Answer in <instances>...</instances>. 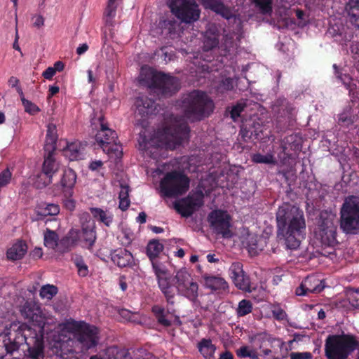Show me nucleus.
Segmentation results:
<instances>
[{"mask_svg":"<svg viewBox=\"0 0 359 359\" xmlns=\"http://www.w3.org/2000/svg\"><path fill=\"white\" fill-rule=\"evenodd\" d=\"M22 316L29 320L37 330L27 327L20 322H13L0 333V351L12 353L24 343L27 346L28 355L32 359H42L44 356L43 334L49 318L34 302H26L20 307Z\"/></svg>","mask_w":359,"mask_h":359,"instance_id":"1","label":"nucleus"},{"mask_svg":"<svg viewBox=\"0 0 359 359\" xmlns=\"http://www.w3.org/2000/svg\"><path fill=\"white\" fill-rule=\"evenodd\" d=\"M72 334H74L82 350L93 348L99 343V332L96 327L83 321L67 320L60 324L57 330L49 333L48 336L52 347L57 349V354L63 357L64 354L72 351L68 347L69 342H72Z\"/></svg>","mask_w":359,"mask_h":359,"instance_id":"2","label":"nucleus"},{"mask_svg":"<svg viewBox=\"0 0 359 359\" xmlns=\"http://www.w3.org/2000/svg\"><path fill=\"white\" fill-rule=\"evenodd\" d=\"M153 271L158 287L168 302H172L176 294L193 302L197 299L198 285L186 269L178 270L172 281L168 269L161 263L153 262Z\"/></svg>","mask_w":359,"mask_h":359,"instance_id":"3","label":"nucleus"},{"mask_svg":"<svg viewBox=\"0 0 359 359\" xmlns=\"http://www.w3.org/2000/svg\"><path fill=\"white\" fill-rule=\"evenodd\" d=\"M278 237L284 241L288 250L299 248L306 236V220L299 208L290 204L280 206L276 212Z\"/></svg>","mask_w":359,"mask_h":359,"instance_id":"4","label":"nucleus"},{"mask_svg":"<svg viewBox=\"0 0 359 359\" xmlns=\"http://www.w3.org/2000/svg\"><path fill=\"white\" fill-rule=\"evenodd\" d=\"M189 128L184 118H171L169 126H166L162 130L158 131L149 141L140 142V148L147 150L150 146L156 148L174 149L177 146L187 141L189 138Z\"/></svg>","mask_w":359,"mask_h":359,"instance_id":"5","label":"nucleus"},{"mask_svg":"<svg viewBox=\"0 0 359 359\" xmlns=\"http://www.w3.org/2000/svg\"><path fill=\"white\" fill-rule=\"evenodd\" d=\"M139 83L162 97L171 96L180 88V81L175 77L156 72L147 66L141 68Z\"/></svg>","mask_w":359,"mask_h":359,"instance_id":"6","label":"nucleus"},{"mask_svg":"<svg viewBox=\"0 0 359 359\" xmlns=\"http://www.w3.org/2000/svg\"><path fill=\"white\" fill-rule=\"evenodd\" d=\"M93 129L97 130L95 140L111 158H119L122 156L121 145L116 143V133L110 129L104 117L102 114L91 119Z\"/></svg>","mask_w":359,"mask_h":359,"instance_id":"7","label":"nucleus"},{"mask_svg":"<svg viewBox=\"0 0 359 359\" xmlns=\"http://www.w3.org/2000/svg\"><path fill=\"white\" fill-rule=\"evenodd\" d=\"M182 108L185 117L194 121L200 120L212 112L214 103L206 93L194 90L183 99Z\"/></svg>","mask_w":359,"mask_h":359,"instance_id":"8","label":"nucleus"},{"mask_svg":"<svg viewBox=\"0 0 359 359\" xmlns=\"http://www.w3.org/2000/svg\"><path fill=\"white\" fill-rule=\"evenodd\" d=\"M358 346V341L352 335H329L325 344V356L327 359H346Z\"/></svg>","mask_w":359,"mask_h":359,"instance_id":"9","label":"nucleus"},{"mask_svg":"<svg viewBox=\"0 0 359 359\" xmlns=\"http://www.w3.org/2000/svg\"><path fill=\"white\" fill-rule=\"evenodd\" d=\"M337 215L332 212H320L313 230L315 238L325 246H333L337 243Z\"/></svg>","mask_w":359,"mask_h":359,"instance_id":"10","label":"nucleus"},{"mask_svg":"<svg viewBox=\"0 0 359 359\" xmlns=\"http://www.w3.org/2000/svg\"><path fill=\"white\" fill-rule=\"evenodd\" d=\"M340 226L346 233H359V197L345 198L340 210Z\"/></svg>","mask_w":359,"mask_h":359,"instance_id":"11","label":"nucleus"},{"mask_svg":"<svg viewBox=\"0 0 359 359\" xmlns=\"http://www.w3.org/2000/svg\"><path fill=\"white\" fill-rule=\"evenodd\" d=\"M189 187V178L177 171L168 172L161 180L159 191L163 196L172 197L182 195Z\"/></svg>","mask_w":359,"mask_h":359,"instance_id":"12","label":"nucleus"},{"mask_svg":"<svg viewBox=\"0 0 359 359\" xmlns=\"http://www.w3.org/2000/svg\"><path fill=\"white\" fill-rule=\"evenodd\" d=\"M171 12L182 22L192 23L200 18L201 11L194 0H168Z\"/></svg>","mask_w":359,"mask_h":359,"instance_id":"13","label":"nucleus"},{"mask_svg":"<svg viewBox=\"0 0 359 359\" xmlns=\"http://www.w3.org/2000/svg\"><path fill=\"white\" fill-rule=\"evenodd\" d=\"M208 221L212 231L222 238H229L233 235L231 230V217L226 210H215L208 217Z\"/></svg>","mask_w":359,"mask_h":359,"instance_id":"14","label":"nucleus"},{"mask_svg":"<svg viewBox=\"0 0 359 359\" xmlns=\"http://www.w3.org/2000/svg\"><path fill=\"white\" fill-rule=\"evenodd\" d=\"M70 236L76 241L80 242L83 247L92 248L97 238L95 222L88 215L83 217L81 229L72 230Z\"/></svg>","mask_w":359,"mask_h":359,"instance_id":"15","label":"nucleus"},{"mask_svg":"<svg viewBox=\"0 0 359 359\" xmlns=\"http://www.w3.org/2000/svg\"><path fill=\"white\" fill-rule=\"evenodd\" d=\"M249 341L257 352L259 350V356L267 357L271 353L272 344L275 338L266 332H261L251 335Z\"/></svg>","mask_w":359,"mask_h":359,"instance_id":"16","label":"nucleus"},{"mask_svg":"<svg viewBox=\"0 0 359 359\" xmlns=\"http://www.w3.org/2000/svg\"><path fill=\"white\" fill-rule=\"evenodd\" d=\"M324 281L316 275L307 276L296 289L298 296L309 295L311 293H319L325 288Z\"/></svg>","mask_w":359,"mask_h":359,"instance_id":"17","label":"nucleus"},{"mask_svg":"<svg viewBox=\"0 0 359 359\" xmlns=\"http://www.w3.org/2000/svg\"><path fill=\"white\" fill-rule=\"evenodd\" d=\"M229 273L235 285L238 288L246 292L250 291V279L248 276L245 274L241 263H233L229 268Z\"/></svg>","mask_w":359,"mask_h":359,"instance_id":"18","label":"nucleus"},{"mask_svg":"<svg viewBox=\"0 0 359 359\" xmlns=\"http://www.w3.org/2000/svg\"><path fill=\"white\" fill-rule=\"evenodd\" d=\"M76 178V174L72 168H66L63 170L60 184L65 196H72Z\"/></svg>","mask_w":359,"mask_h":359,"instance_id":"19","label":"nucleus"},{"mask_svg":"<svg viewBox=\"0 0 359 359\" xmlns=\"http://www.w3.org/2000/svg\"><path fill=\"white\" fill-rule=\"evenodd\" d=\"M59 168L60 163L55 160L53 151L52 150L45 156L42 166V172L48 177V182L45 184V186L52 182L53 177L58 171Z\"/></svg>","mask_w":359,"mask_h":359,"instance_id":"20","label":"nucleus"},{"mask_svg":"<svg viewBox=\"0 0 359 359\" xmlns=\"http://www.w3.org/2000/svg\"><path fill=\"white\" fill-rule=\"evenodd\" d=\"M135 113L141 117L153 114L155 110L154 102L147 96L137 97L134 102Z\"/></svg>","mask_w":359,"mask_h":359,"instance_id":"21","label":"nucleus"},{"mask_svg":"<svg viewBox=\"0 0 359 359\" xmlns=\"http://www.w3.org/2000/svg\"><path fill=\"white\" fill-rule=\"evenodd\" d=\"M84 144L79 141L67 142L63 149V154L69 161H77L84 157Z\"/></svg>","mask_w":359,"mask_h":359,"instance_id":"22","label":"nucleus"},{"mask_svg":"<svg viewBox=\"0 0 359 359\" xmlns=\"http://www.w3.org/2000/svg\"><path fill=\"white\" fill-rule=\"evenodd\" d=\"M201 1L205 8H209L227 20L232 17H234L235 20H236L231 10L225 7L220 0H201Z\"/></svg>","mask_w":359,"mask_h":359,"instance_id":"23","label":"nucleus"},{"mask_svg":"<svg viewBox=\"0 0 359 359\" xmlns=\"http://www.w3.org/2000/svg\"><path fill=\"white\" fill-rule=\"evenodd\" d=\"M111 258L112 262L119 267L132 266L134 263L133 255L126 249H117L111 252Z\"/></svg>","mask_w":359,"mask_h":359,"instance_id":"24","label":"nucleus"},{"mask_svg":"<svg viewBox=\"0 0 359 359\" xmlns=\"http://www.w3.org/2000/svg\"><path fill=\"white\" fill-rule=\"evenodd\" d=\"M204 285L212 291H226L228 289L227 282L219 276L204 275Z\"/></svg>","mask_w":359,"mask_h":359,"instance_id":"25","label":"nucleus"},{"mask_svg":"<svg viewBox=\"0 0 359 359\" xmlns=\"http://www.w3.org/2000/svg\"><path fill=\"white\" fill-rule=\"evenodd\" d=\"M27 252V245L23 241L18 240L15 242L6 252L9 260L16 261L21 259Z\"/></svg>","mask_w":359,"mask_h":359,"instance_id":"26","label":"nucleus"},{"mask_svg":"<svg viewBox=\"0 0 359 359\" xmlns=\"http://www.w3.org/2000/svg\"><path fill=\"white\" fill-rule=\"evenodd\" d=\"M243 243L251 255H257L259 251L262 250L263 247L260 243L258 236L254 233H248Z\"/></svg>","mask_w":359,"mask_h":359,"instance_id":"27","label":"nucleus"},{"mask_svg":"<svg viewBox=\"0 0 359 359\" xmlns=\"http://www.w3.org/2000/svg\"><path fill=\"white\" fill-rule=\"evenodd\" d=\"M198 348L204 358L215 359L216 346L212 344L210 339H201L198 344Z\"/></svg>","mask_w":359,"mask_h":359,"instance_id":"28","label":"nucleus"},{"mask_svg":"<svg viewBox=\"0 0 359 359\" xmlns=\"http://www.w3.org/2000/svg\"><path fill=\"white\" fill-rule=\"evenodd\" d=\"M36 212L41 217L55 216L60 212V207L55 203H41L36 208Z\"/></svg>","mask_w":359,"mask_h":359,"instance_id":"29","label":"nucleus"},{"mask_svg":"<svg viewBox=\"0 0 359 359\" xmlns=\"http://www.w3.org/2000/svg\"><path fill=\"white\" fill-rule=\"evenodd\" d=\"M175 209L182 216L189 217L194 212V205L190 198H187L174 204Z\"/></svg>","mask_w":359,"mask_h":359,"instance_id":"30","label":"nucleus"},{"mask_svg":"<svg viewBox=\"0 0 359 359\" xmlns=\"http://www.w3.org/2000/svg\"><path fill=\"white\" fill-rule=\"evenodd\" d=\"M219 43L218 34L215 32V28H209L204 35V49L209 50L217 46Z\"/></svg>","mask_w":359,"mask_h":359,"instance_id":"31","label":"nucleus"},{"mask_svg":"<svg viewBox=\"0 0 359 359\" xmlns=\"http://www.w3.org/2000/svg\"><path fill=\"white\" fill-rule=\"evenodd\" d=\"M43 237H44L43 238L44 245L46 248H48L49 249L55 250L56 251H59L61 253H63L65 252V251H62V250H59V249H58V236L55 231H50V230H47L44 233Z\"/></svg>","mask_w":359,"mask_h":359,"instance_id":"32","label":"nucleus"},{"mask_svg":"<svg viewBox=\"0 0 359 359\" xmlns=\"http://www.w3.org/2000/svg\"><path fill=\"white\" fill-rule=\"evenodd\" d=\"M346 10L352 23L359 28V0H350Z\"/></svg>","mask_w":359,"mask_h":359,"instance_id":"33","label":"nucleus"},{"mask_svg":"<svg viewBox=\"0 0 359 359\" xmlns=\"http://www.w3.org/2000/svg\"><path fill=\"white\" fill-rule=\"evenodd\" d=\"M90 211L94 217L103 222L106 226H109L111 224L113 215L109 212L97 208H91Z\"/></svg>","mask_w":359,"mask_h":359,"instance_id":"34","label":"nucleus"},{"mask_svg":"<svg viewBox=\"0 0 359 359\" xmlns=\"http://www.w3.org/2000/svg\"><path fill=\"white\" fill-rule=\"evenodd\" d=\"M163 245L159 243L158 241H150L147 247V255L151 260V263L156 262L154 260L163 250ZM156 263H158L156 262Z\"/></svg>","mask_w":359,"mask_h":359,"instance_id":"35","label":"nucleus"},{"mask_svg":"<svg viewBox=\"0 0 359 359\" xmlns=\"http://www.w3.org/2000/svg\"><path fill=\"white\" fill-rule=\"evenodd\" d=\"M57 140V127L54 123H48L47 126V133L46 137V146L49 145L50 149L54 151L55 143Z\"/></svg>","mask_w":359,"mask_h":359,"instance_id":"36","label":"nucleus"},{"mask_svg":"<svg viewBox=\"0 0 359 359\" xmlns=\"http://www.w3.org/2000/svg\"><path fill=\"white\" fill-rule=\"evenodd\" d=\"M129 187L127 185H121V190L119 192L118 199L119 205L118 207L122 210H126L128 208L130 201L129 198Z\"/></svg>","mask_w":359,"mask_h":359,"instance_id":"37","label":"nucleus"},{"mask_svg":"<svg viewBox=\"0 0 359 359\" xmlns=\"http://www.w3.org/2000/svg\"><path fill=\"white\" fill-rule=\"evenodd\" d=\"M237 355L241 358H250L251 359H259V354L252 346H243L237 351Z\"/></svg>","mask_w":359,"mask_h":359,"instance_id":"38","label":"nucleus"},{"mask_svg":"<svg viewBox=\"0 0 359 359\" xmlns=\"http://www.w3.org/2000/svg\"><path fill=\"white\" fill-rule=\"evenodd\" d=\"M118 0H109L104 12L105 21L107 24L111 25L112 20L116 15L117 1Z\"/></svg>","mask_w":359,"mask_h":359,"instance_id":"39","label":"nucleus"},{"mask_svg":"<svg viewBox=\"0 0 359 359\" xmlns=\"http://www.w3.org/2000/svg\"><path fill=\"white\" fill-rule=\"evenodd\" d=\"M252 161L255 163L276 164V161L273 154L262 155L261 154H254L252 156Z\"/></svg>","mask_w":359,"mask_h":359,"instance_id":"40","label":"nucleus"},{"mask_svg":"<svg viewBox=\"0 0 359 359\" xmlns=\"http://www.w3.org/2000/svg\"><path fill=\"white\" fill-rule=\"evenodd\" d=\"M252 311V304L250 301L247 299L241 300L238 305L236 309V313L238 316H245L250 313Z\"/></svg>","mask_w":359,"mask_h":359,"instance_id":"41","label":"nucleus"},{"mask_svg":"<svg viewBox=\"0 0 359 359\" xmlns=\"http://www.w3.org/2000/svg\"><path fill=\"white\" fill-rule=\"evenodd\" d=\"M57 293V288L53 285H43L40 290V297L47 300H50Z\"/></svg>","mask_w":359,"mask_h":359,"instance_id":"42","label":"nucleus"},{"mask_svg":"<svg viewBox=\"0 0 359 359\" xmlns=\"http://www.w3.org/2000/svg\"><path fill=\"white\" fill-rule=\"evenodd\" d=\"M117 349L115 346L107 348L103 354H97L90 357L89 359H112L114 358Z\"/></svg>","mask_w":359,"mask_h":359,"instance_id":"43","label":"nucleus"},{"mask_svg":"<svg viewBox=\"0 0 359 359\" xmlns=\"http://www.w3.org/2000/svg\"><path fill=\"white\" fill-rule=\"evenodd\" d=\"M21 101L24 107L25 111L27 113L31 115H34L40 111V109L38 106H36L32 102L26 100L24 97H21Z\"/></svg>","mask_w":359,"mask_h":359,"instance_id":"44","label":"nucleus"},{"mask_svg":"<svg viewBox=\"0 0 359 359\" xmlns=\"http://www.w3.org/2000/svg\"><path fill=\"white\" fill-rule=\"evenodd\" d=\"M262 13L264 14L271 12V0H254Z\"/></svg>","mask_w":359,"mask_h":359,"instance_id":"45","label":"nucleus"},{"mask_svg":"<svg viewBox=\"0 0 359 359\" xmlns=\"http://www.w3.org/2000/svg\"><path fill=\"white\" fill-rule=\"evenodd\" d=\"M271 311L273 313V316L278 320H283L287 318L285 311L278 305H272Z\"/></svg>","mask_w":359,"mask_h":359,"instance_id":"46","label":"nucleus"},{"mask_svg":"<svg viewBox=\"0 0 359 359\" xmlns=\"http://www.w3.org/2000/svg\"><path fill=\"white\" fill-rule=\"evenodd\" d=\"M118 238L123 245H128L133 240V234L129 229H123L119 234Z\"/></svg>","mask_w":359,"mask_h":359,"instance_id":"47","label":"nucleus"},{"mask_svg":"<svg viewBox=\"0 0 359 359\" xmlns=\"http://www.w3.org/2000/svg\"><path fill=\"white\" fill-rule=\"evenodd\" d=\"M233 88V81L232 79L226 78L222 80L218 86V91L223 93L225 91L231 90Z\"/></svg>","mask_w":359,"mask_h":359,"instance_id":"48","label":"nucleus"},{"mask_svg":"<svg viewBox=\"0 0 359 359\" xmlns=\"http://www.w3.org/2000/svg\"><path fill=\"white\" fill-rule=\"evenodd\" d=\"M339 122L348 126L354 122V120L351 116L349 111H344L339 116Z\"/></svg>","mask_w":359,"mask_h":359,"instance_id":"49","label":"nucleus"},{"mask_svg":"<svg viewBox=\"0 0 359 359\" xmlns=\"http://www.w3.org/2000/svg\"><path fill=\"white\" fill-rule=\"evenodd\" d=\"M76 266L78 269L79 276L83 277L87 276L88 273V267L81 259H77L76 260Z\"/></svg>","mask_w":359,"mask_h":359,"instance_id":"50","label":"nucleus"},{"mask_svg":"<svg viewBox=\"0 0 359 359\" xmlns=\"http://www.w3.org/2000/svg\"><path fill=\"white\" fill-rule=\"evenodd\" d=\"M243 110V106L241 104H238L233 106L231 111V117L233 121H236V119L240 116L241 113Z\"/></svg>","mask_w":359,"mask_h":359,"instance_id":"51","label":"nucleus"},{"mask_svg":"<svg viewBox=\"0 0 359 359\" xmlns=\"http://www.w3.org/2000/svg\"><path fill=\"white\" fill-rule=\"evenodd\" d=\"M349 298L351 301L353 306L359 307V290H355L349 294Z\"/></svg>","mask_w":359,"mask_h":359,"instance_id":"52","label":"nucleus"},{"mask_svg":"<svg viewBox=\"0 0 359 359\" xmlns=\"http://www.w3.org/2000/svg\"><path fill=\"white\" fill-rule=\"evenodd\" d=\"M33 25L35 27L41 28L44 25V18L41 15H36L32 18Z\"/></svg>","mask_w":359,"mask_h":359,"instance_id":"53","label":"nucleus"},{"mask_svg":"<svg viewBox=\"0 0 359 359\" xmlns=\"http://www.w3.org/2000/svg\"><path fill=\"white\" fill-rule=\"evenodd\" d=\"M337 77L343 82L345 86L351 91L353 90L351 84V79L349 76L344 74L338 75Z\"/></svg>","mask_w":359,"mask_h":359,"instance_id":"54","label":"nucleus"},{"mask_svg":"<svg viewBox=\"0 0 359 359\" xmlns=\"http://www.w3.org/2000/svg\"><path fill=\"white\" fill-rule=\"evenodd\" d=\"M118 313L123 320L130 321L132 320L133 313L127 309H122L118 311Z\"/></svg>","mask_w":359,"mask_h":359,"instance_id":"55","label":"nucleus"},{"mask_svg":"<svg viewBox=\"0 0 359 359\" xmlns=\"http://www.w3.org/2000/svg\"><path fill=\"white\" fill-rule=\"evenodd\" d=\"M312 355L309 352L305 353H292L291 355L292 359H311Z\"/></svg>","mask_w":359,"mask_h":359,"instance_id":"56","label":"nucleus"},{"mask_svg":"<svg viewBox=\"0 0 359 359\" xmlns=\"http://www.w3.org/2000/svg\"><path fill=\"white\" fill-rule=\"evenodd\" d=\"M56 72L52 67H48L43 73L42 76L47 80H51Z\"/></svg>","mask_w":359,"mask_h":359,"instance_id":"57","label":"nucleus"},{"mask_svg":"<svg viewBox=\"0 0 359 359\" xmlns=\"http://www.w3.org/2000/svg\"><path fill=\"white\" fill-rule=\"evenodd\" d=\"M103 165V163L100 160L92 161L89 165V168L93 170H99Z\"/></svg>","mask_w":359,"mask_h":359,"instance_id":"58","label":"nucleus"},{"mask_svg":"<svg viewBox=\"0 0 359 359\" xmlns=\"http://www.w3.org/2000/svg\"><path fill=\"white\" fill-rule=\"evenodd\" d=\"M196 158H197L196 156H193L189 158V161H188L189 166L187 167V168L191 172H195L196 170V168L198 167V165L195 164V162L196 161Z\"/></svg>","mask_w":359,"mask_h":359,"instance_id":"59","label":"nucleus"},{"mask_svg":"<svg viewBox=\"0 0 359 359\" xmlns=\"http://www.w3.org/2000/svg\"><path fill=\"white\" fill-rule=\"evenodd\" d=\"M65 206L67 210L70 211L74 210L76 206L75 201L71 198L66 199L65 201Z\"/></svg>","mask_w":359,"mask_h":359,"instance_id":"60","label":"nucleus"},{"mask_svg":"<svg viewBox=\"0 0 359 359\" xmlns=\"http://www.w3.org/2000/svg\"><path fill=\"white\" fill-rule=\"evenodd\" d=\"M158 318V321L165 325V326H168L170 325L171 322L170 320H169L168 319H167L166 318V316H165V313H164L162 316H160Z\"/></svg>","mask_w":359,"mask_h":359,"instance_id":"61","label":"nucleus"},{"mask_svg":"<svg viewBox=\"0 0 359 359\" xmlns=\"http://www.w3.org/2000/svg\"><path fill=\"white\" fill-rule=\"evenodd\" d=\"M152 311L155 313L156 318H158L160 316H162L164 313H165L164 309L159 306H154L152 308Z\"/></svg>","mask_w":359,"mask_h":359,"instance_id":"62","label":"nucleus"},{"mask_svg":"<svg viewBox=\"0 0 359 359\" xmlns=\"http://www.w3.org/2000/svg\"><path fill=\"white\" fill-rule=\"evenodd\" d=\"M88 49V46L86 43L81 44L77 48H76V53L79 55L83 54L86 53Z\"/></svg>","mask_w":359,"mask_h":359,"instance_id":"63","label":"nucleus"},{"mask_svg":"<svg viewBox=\"0 0 359 359\" xmlns=\"http://www.w3.org/2000/svg\"><path fill=\"white\" fill-rule=\"evenodd\" d=\"M52 67L55 71V72H62L64 69L65 65L61 61H57L54 63V65Z\"/></svg>","mask_w":359,"mask_h":359,"instance_id":"64","label":"nucleus"}]
</instances>
